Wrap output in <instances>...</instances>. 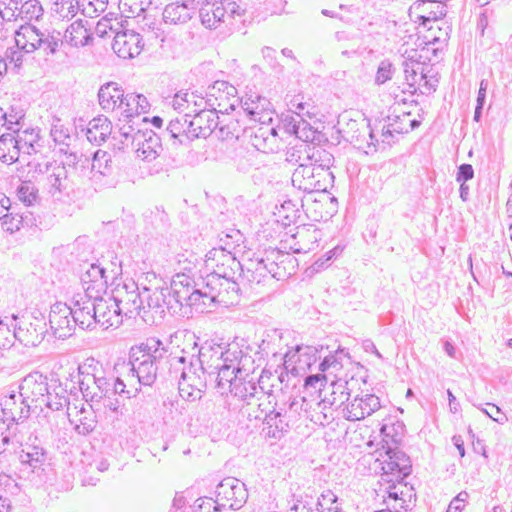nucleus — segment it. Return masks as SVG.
Masks as SVG:
<instances>
[{
  "label": "nucleus",
  "instance_id": "09e8293b",
  "mask_svg": "<svg viewBox=\"0 0 512 512\" xmlns=\"http://www.w3.org/2000/svg\"><path fill=\"white\" fill-rule=\"evenodd\" d=\"M309 155V165H312L315 168H322L323 170H326V172H331L330 169L334 163V156L330 152L310 145Z\"/></svg>",
  "mask_w": 512,
  "mask_h": 512
},
{
  "label": "nucleus",
  "instance_id": "423d86ee",
  "mask_svg": "<svg viewBox=\"0 0 512 512\" xmlns=\"http://www.w3.org/2000/svg\"><path fill=\"white\" fill-rule=\"evenodd\" d=\"M206 311L214 304L234 305L239 300L240 287L235 279H219L215 276L202 277Z\"/></svg>",
  "mask_w": 512,
  "mask_h": 512
},
{
  "label": "nucleus",
  "instance_id": "2f4dec72",
  "mask_svg": "<svg viewBox=\"0 0 512 512\" xmlns=\"http://www.w3.org/2000/svg\"><path fill=\"white\" fill-rule=\"evenodd\" d=\"M80 388L85 397L102 398L110 393L111 382L106 377H98L95 374L86 375L80 382Z\"/></svg>",
  "mask_w": 512,
  "mask_h": 512
},
{
  "label": "nucleus",
  "instance_id": "338daca9",
  "mask_svg": "<svg viewBox=\"0 0 512 512\" xmlns=\"http://www.w3.org/2000/svg\"><path fill=\"white\" fill-rule=\"evenodd\" d=\"M264 422L268 426L269 433L271 431L283 432L288 429V423L284 421L283 415L279 411L272 410L267 413Z\"/></svg>",
  "mask_w": 512,
  "mask_h": 512
},
{
  "label": "nucleus",
  "instance_id": "473e14b6",
  "mask_svg": "<svg viewBox=\"0 0 512 512\" xmlns=\"http://www.w3.org/2000/svg\"><path fill=\"white\" fill-rule=\"evenodd\" d=\"M124 91L117 83L108 82L103 84L98 92V100L101 108L106 112L118 109Z\"/></svg>",
  "mask_w": 512,
  "mask_h": 512
},
{
  "label": "nucleus",
  "instance_id": "e2e57ef3",
  "mask_svg": "<svg viewBox=\"0 0 512 512\" xmlns=\"http://www.w3.org/2000/svg\"><path fill=\"white\" fill-rule=\"evenodd\" d=\"M189 357L185 355L168 356L169 372L174 378L181 380L183 372L188 370Z\"/></svg>",
  "mask_w": 512,
  "mask_h": 512
},
{
  "label": "nucleus",
  "instance_id": "3c124183",
  "mask_svg": "<svg viewBox=\"0 0 512 512\" xmlns=\"http://www.w3.org/2000/svg\"><path fill=\"white\" fill-rule=\"evenodd\" d=\"M382 470L381 481L387 484L394 482L400 484L408 476L402 475V465L400 466L399 462L392 461L389 458L383 461Z\"/></svg>",
  "mask_w": 512,
  "mask_h": 512
},
{
  "label": "nucleus",
  "instance_id": "20e7f679",
  "mask_svg": "<svg viewBox=\"0 0 512 512\" xmlns=\"http://www.w3.org/2000/svg\"><path fill=\"white\" fill-rule=\"evenodd\" d=\"M171 301L181 307H193L201 313L206 311L204 301V289L202 288V277L196 282L190 275L185 273L176 274L169 288H165Z\"/></svg>",
  "mask_w": 512,
  "mask_h": 512
},
{
  "label": "nucleus",
  "instance_id": "bf43d9fd",
  "mask_svg": "<svg viewBox=\"0 0 512 512\" xmlns=\"http://www.w3.org/2000/svg\"><path fill=\"white\" fill-rule=\"evenodd\" d=\"M80 6L78 0H56L53 11L62 19H71L77 14Z\"/></svg>",
  "mask_w": 512,
  "mask_h": 512
},
{
  "label": "nucleus",
  "instance_id": "a878e982",
  "mask_svg": "<svg viewBox=\"0 0 512 512\" xmlns=\"http://www.w3.org/2000/svg\"><path fill=\"white\" fill-rule=\"evenodd\" d=\"M191 117V113H178L176 117L169 121L165 134L169 136L174 145H187L193 140L190 125Z\"/></svg>",
  "mask_w": 512,
  "mask_h": 512
},
{
  "label": "nucleus",
  "instance_id": "69168bd1",
  "mask_svg": "<svg viewBox=\"0 0 512 512\" xmlns=\"http://www.w3.org/2000/svg\"><path fill=\"white\" fill-rule=\"evenodd\" d=\"M297 235L303 242L302 246L295 249V252L297 253H306L312 250L319 239V231L317 229H303L302 231H299Z\"/></svg>",
  "mask_w": 512,
  "mask_h": 512
},
{
  "label": "nucleus",
  "instance_id": "bb28decb",
  "mask_svg": "<svg viewBox=\"0 0 512 512\" xmlns=\"http://www.w3.org/2000/svg\"><path fill=\"white\" fill-rule=\"evenodd\" d=\"M23 400L21 394L14 390L5 396L1 405L2 412L7 420L19 422L29 417L31 409L34 408Z\"/></svg>",
  "mask_w": 512,
  "mask_h": 512
},
{
  "label": "nucleus",
  "instance_id": "b1692460",
  "mask_svg": "<svg viewBox=\"0 0 512 512\" xmlns=\"http://www.w3.org/2000/svg\"><path fill=\"white\" fill-rule=\"evenodd\" d=\"M140 119H135L131 117H125L120 115L118 118L119 127L118 136H113V146L118 150H125L130 148L132 144H135L134 138L138 136V134H142L144 132L143 129H140L138 126V121Z\"/></svg>",
  "mask_w": 512,
  "mask_h": 512
},
{
  "label": "nucleus",
  "instance_id": "9b49d317",
  "mask_svg": "<svg viewBox=\"0 0 512 512\" xmlns=\"http://www.w3.org/2000/svg\"><path fill=\"white\" fill-rule=\"evenodd\" d=\"M292 185L306 193L326 192L333 187L334 175L322 168H315L312 165H304L296 168L291 177Z\"/></svg>",
  "mask_w": 512,
  "mask_h": 512
},
{
  "label": "nucleus",
  "instance_id": "f704fd0d",
  "mask_svg": "<svg viewBox=\"0 0 512 512\" xmlns=\"http://www.w3.org/2000/svg\"><path fill=\"white\" fill-rule=\"evenodd\" d=\"M112 132V125L107 117L99 116L92 119L86 130V137L89 142L101 145Z\"/></svg>",
  "mask_w": 512,
  "mask_h": 512
},
{
  "label": "nucleus",
  "instance_id": "c03bdc74",
  "mask_svg": "<svg viewBox=\"0 0 512 512\" xmlns=\"http://www.w3.org/2000/svg\"><path fill=\"white\" fill-rule=\"evenodd\" d=\"M236 93L237 90L232 84L226 81H215L213 85L209 86L207 95L209 96V98L212 99L211 102H214L216 104L220 102L224 107H226L222 103L224 99H229L230 97H233L234 101L232 103L235 104L236 102H238V99L235 98Z\"/></svg>",
  "mask_w": 512,
  "mask_h": 512
},
{
  "label": "nucleus",
  "instance_id": "f257e3e1",
  "mask_svg": "<svg viewBox=\"0 0 512 512\" xmlns=\"http://www.w3.org/2000/svg\"><path fill=\"white\" fill-rule=\"evenodd\" d=\"M46 333L45 318L33 313L12 314L0 319V345L10 347L13 339L26 347L40 344Z\"/></svg>",
  "mask_w": 512,
  "mask_h": 512
},
{
  "label": "nucleus",
  "instance_id": "4d7b16f0",
  "mask_svg": "<svg viewBox=\"0 0 512 512\" xmlns=\"http://www.w3.org/2000/svg\"><path fill=\"white\" fill-rule=\"evenodd\" d=\"M211 270L206 276H215L219 279H235L241 276L242 266L239 261L234 262L233 264H225L220 265L214 268H210Z\"/></svg>",
  "mask_w": 512,
  "mask_h": 512
},
{
  "label": "nucleus",
  "instance_id": "f3484780",
  "mask_svg": "<svg viewBox=\"0 0 512 512\" xmlns=\"http://www.w3.org/2000/svg\"><path fill=\"white\" fill-rule=\"evenodd\" d=\"M67 416L79 435L86 436L96 427V415L90 404L81 402L79 405H68Z\"/></svg>",
  "mask_w": 512,
  "mask_h": 512
},
{
  "label": "nucleus",
  "instance_id": "de8ad7c7",
  "mask_svg": "<svg viewBox=\"0 0 512 512\" xmlns=\"http://www.w3.org/2000/svg\"><path fill=\"white\" fill-rule=\"evenodd\" d=\"M318 352V348L314 346H296L295 351H288L284 355V362H293L297 358V361L310 366L312 362H316Z\"/></svg>",
  "mask_w": 512,
  "mask_h": 512
},
{
  "label": "nucleus",
  "instance_id": "58836bf2",
  "mask_svg": "<svg viewBox=\"0 0 512 512\" xmlns=\"http://www.w3.org/2000/svg\"><path fill=\"white\" fill-rule=\"evenodd\" d=\"M16 134L21 155H32L41 151L43 145L40 143L39 130L25 129Z\"/></svg>",
  "mask_w": 512,
  "mask_h": 512
},
{
  "label": "nucleus",
  "instance_id": "864d4df0",
  "mask_svg": "<svg viewBox=\"0 0 512 512\" xmlns=\"http://www.w3.org/2000/svg\"><path fill=\"white\" fill-rule=\"evenodd\" d=\"M151 0H120L119 8L126 17H139L151 5Z\"/></svg>",
  "mask_w": 512,
  "mask_h": 512
},
{
  "label": "nucleus",
  "instance_id": "7ed1b4c3",
  "mask_svg": "<svg viewBox=\"0 0 512 512\" xmlns=\"http://www.w3.org/2000/svg\"><path fill=\"white\" fill-rule=\"evenodd\" d=\"M297 259L288 252L269 247L250 260V270L260 277L269 274L277 280L289 278L295 270Z\"/></svg>",
  "mask_w": 512,
  "mask_h": 512
},
{
  "label": "nucleus",
  "instance_id": "dca6fc26",
  "mask_svg": "<svg viewBox=\"0 0 512 512\" xmlns=\"http://www.w3.org/2000/svg\"><path fill=\"white\" fill-rule=\"evenodd\" d=\"M49 324L55 337L66 339L75 332L76 322L73 319L70 305L63 302H56L51 306L49 313Z\"/></svg>",
  "mask_w": 512,
  "mask_h": 512
},
{
  "label": "nucleus",
  "instance_id": "e433bc0d",
  "mask_svg": "<svg viewBox=\"0 0 512 512\" xmlns=\"http://www.w3.org/2000/svg\"><path fill=\"white\" fill-rule=\"evenodd\" d=\"M205 103L206 99L204 97L188 91L177 92L171 101L172 107L181 114L191 113L193 107H203Z\"/></svg>",
  "mask_w": 512,
  "mask_h": 512
},
{
  "label": "nucleus",
  "instance_id": "13d9d810",
  "mask_svg": "<svg viewBox=\"0 0 512 512\" xmlns=\"http://www.w3.org/2000/svg\"><path fill=\"white\" fill-rule=\"evenodd\" d=\"M50 135L56 144L65 147L60 148V150L62 152L67 153L70 143L72 141V136L70 135L69 129L66 128L63 124H61L60 120H56V122L53 123Z\"/></svg>",
  "mask_w": 512,
  "mask_h": 512
},
{
  "label": "nucleus",
  "instance_id": "5701e85b",
  "mask_svg": "<svg viewBox=\"0 0 512 512\" xmlns=\"http://www.w3.org/2000/svg\"><path fill=\"white\" fill-rule=\"evenodd\" d=\"M380 408V400L374 394H366L365 397H356L343 409L345 419L358 421L371 415Z\"/></svg>",
  "mask_w": 512,
  "mask_h": 512
},
{
  "label": "nucleus",
  "instance_id": "4be33fe9",
  "mask_svg": "<svg viewBox=\"0 0 512 512\" xmlns=\"http://www.w3.org/2000/svg\"><path fill=\"white\" fill-rule=\"evenodd\" d=\"M81 284L87 295L102 294L108 286L106 269L99 264H90L81 274Z\"/></svg>",
  "mask_w": 512,
  "mask_h": 512
},
{
  "label": "nucleus",
  "instance_id": "c756f323",
  "mask_svg": "<svg viewBox=\"0 0 512 512\" xmlns=\"http://www.w3.org/2000/svg\"><path fill=\"white\" fill-rule=\"evenodd\" d=\"M226 10L223 0H205L199 9L202 24L209 29L216 28L224 21Z\"/></svg>",
  "mask_w": 512,
  "mask_h": 512
},
{
  "label": "nucleus",
  "instance_id": "7c9ffc66",
  "mask_svg": "<svg viewBox=\"0 0 512 512\" xmlns=\"http://www.w3.org/2000/svg\"><path fill=\"white\" fill-rule=\"evenodd\" d=\"M20 28L14 33V44L6 48L2 53L3 60L8 64V70L18 73L23 66L25 55L31 54L32 51H28V47H24L20 43Z\"/></svg>",
  "mask_w": 512,
  "mask_h": 512
},
{
  "label": "nucleus",
  "instance_id": "680f3d73",
  "mask_svg": "<svg viewBox=\"0 0 512 512\" xmlns=\"http://www.w3.org/2000/svg\"><path fill=\"white\" fill-rule=\"evenodd\" d=\"M409 117L410 113H403L402 115H397L393 118V130H395L397 134L408 133L419 127L420 121L416 119H409Z\"/></svg>",
  "mask_w": 512,
  "mask_h": 512
},
{
  "label": "nucleus",
  "instance_id": "052dcab7",
  "mask_svg": "<svg viewBox=\"0 0 512 512\" xmlns=\"http://www.w3.org/2000/svg\"><path fill=\"white\" fill-rule=\"evenodd\" d=\"M43 9L39 1L27 0L21 3L17 15L25 21H31L32 19H39L42 16Z\"/></svg>",
  "mask_w": 512,
  "mask_h": 512
},
{
  "label": "nucleus",
  "instance_id": "a19ab883",
  "mask_svg": "<svg viewBox=\"0 0 512 512\" xmlns=\"http://www.w3.org/2000/svg\"><path fill=\"white\" fill-rule=\"evenodd\" d=\"M268 104L266 98L260 95L250 96L242 103V109L246 115L254 121L264 123L266 121L265 106Z\"/></svg>",
  "mask_w": 512,
  "mask_h": 512
},
{
  "label": "nucleus",
  "instance_id": "37998d69",
  "mask_svg": "<svg viewBox=\"0 0 512 512\" xmlns=\"http://www.w3.org/2000/svg\"><path fill=\"white\" fill-rule=\"evenodd\" d=\"M236 261L238 260L229 250L228 244H226V247L213 248L206 254L205 266L207 269H210L225 264L234 265Z\"/></svg>",
  "mask_w": 512,
  "mask_h": 512
},
{
  "label": "nucleus",
  "instance_id": "0eeeda50",
  "mask_svg": "<svg viewBox=\"0 0 512 512\" xmlns=\"http://www.w3.org/2000/svg\"><path fill=\"white\" fill-rule=\"evenodd\" d=\"M20 43L32 53L41 50L46 56H54L64 44L62 33L58 30L41 31L33 25L20 26Z\"/></svg>",
  "mask_w": 512,
  "mask_h": 512
},
{
  "label": "nucleus",
  "instance_id": "ddd939ff",
  "mask_svg": "<svg viewBox=\"0 0 512 512\" xmlns=\"http://www.w3.org/2000/svg\"><path fill=\"white\" fill-rule=\"evenodd\" d=\"M52 385L48 383L47 376L38 371H34L25 376L18 385V393L23 397V401L29 403L34 409L43 411V404L46 394Z\"/></svg>",
  "mask_w": 512,
  "mask_h": 512
},
{
  "label": "nucleus",
  "instance_id": "39448f33",
  "mask_svg": "<svg viewBox=\"0 0 512 512\" xmlns=\"http://www.w3.org/2000/svg\"><path fill=\"white\" fill-rule=\"evenodd\" d=\"M211 98L206 99L203 107H193L191 110L192 117L190 118L191 136L194 139L206 138L210 136L219 125V113L222 115L228 114V110L234 111V103H230L229 107H224L220 102H211Z\"/></svg>",
  "mask_w": 512,
  "mask_h": 512
},
{
  "label": "nucleus",
  "instance_id": "1a4fd4ad",
  "mask_svg": "<svg viewBox=\"0 0 512 512\" xmlns=\"http://www.w3.org/2000/svg\"><path fill=\"white\" fill-rule=\"evenodd\" d=\"M112 299L117 305V311L121 314L129 318L141 316L144 321H147L142 291L133 280L117 285L113 291Z\"/></svg>",
  "mask_w": 512,
  "mask_h": 512
},
{
  "label": "nucleus",
  "instance_id": "8fccbe9b",
  "mask_svg": "<svg viewBox=\"0 0 512 512\" xmlns=\"http://www.w3.org/2000/svg\"><path fill=\"white\" fill-rule=\"evenodd\" d=\"M138 104L139 102L137 101L136 93L123 94L122 100L118 105V109L121 110L120 115L135 119H141L142 122H146L147 118H141L140 116Z\"/></svg>",
  "mask_w": 512,
  "mask_h": 512
},
{
  "label": "nucleus",
  "instance_id": "4468645a",
  "mask_svg": "<svg viewBox=\"0 0 512 512\" xmlns=\"http://www.w3.org/2000/svg\"><path fill=\"white\" fill-rule=\"evenodd\" d=\"M210 376L202 371L195 362L189 358L188 370L183 372V377L179 380V393L181 397L189 401L201 399L206 391Z\"/></svg>",
  "mask_w": 512,
  "mask_h": 512
},
{
  "label": "nucleus",
  "instance_id": "393cba45",
  "mask_svg": "<svg viewBox=\"0 0 512 512\" xmlns=\"http://www.w3.org/2000/svg\"><path fill=\"white\" fill-rule=\"evenodd\" d=\"M62 36L63 43H66L74 48L88 46L93 41L91 24L88 20L82 19H78L70 24Z\"/></svg>",
  "mask_w": 512,
  "mask_h": 512
},
{
  "label": "nucleus",
  "instance_id": "2eb2a0df",
  "mask_svg": "<svg viewBox=\"0 0 512 512\" xmlns=\"http://www.w3.org/2000/svg\"><path fill=\"white\" fill-rule=\"evenodd\" d=\"M240 354V358L233 362L225 361L223 367L217 370L215 376L210 378V382L216 383V388L221 394L230 392V383L237 382L240 376L245 371H251L248 367L253 364V360L250 356L242 354V351H237ZM254 371V369H252Z\"/></svg>",
  "mask_w": 512,
  "mask_h": 512
},
{
  "label": "nucleus",
  "instance_id": "6e6d98bb",
  "mask_svg": "<svg viewBox=\"0 0 512 512\" xmlns=\"http://www.w3.org/2000/svg\"><path fill=\"white\" fill-rule=\"evenodd\" d=\"M316 512H342L338 497L331 491H324L316 501Z\"/></svg>",
  "mask_w": 512,
  "mask_h": 512
},
{
  "label": "nucleus",
  "instance_id": "412c9836",
  "mask_svg": "<svg viewBox=\"0 0 512 512\" xmlns=\"http://www.w3.org/2000/svg\"><path fill=\"white\" fill-rule=\"evenodd\" d=\"M134 140L135 144L130 148L135 149L137 157L144 161L155 160L162 151L161 138L152 130L144 129Z\"/></svg>",
  "mask_w": 512,
  "mask_h": 512
},
{
  "label": "nucleus",
  "instance_id": "4c0bfd02",
  "mask_svg": "<svg viewBox=\"0 0 512 512\" xmlns=\"http://www.w3.org/2000/svg\"><path fill=\"white\" fill-rule=\"evenodd\" d=\"M143 304L157 312H163L165 307H172L171 299L165 288H156L153 291L146 286L142 289Z\"/></svg>",
  "mask_w": 512,
  "mask_h": 512
},
{
  "label": "nucleus",
  "instance_id": "5fc2aeb1",
  "mask_svg": "<svg viewBox=\"0 0 512 512\" xmlns=\"http://www.w3.org/2000/svg\"><path fill=\"white\" fill-rule=\"evenodd\" d=\"M347 382L342 380L333 381L331 383L332 392L330 398L323 399V402H328L331 406H341L349 399V392L347 389Z\"/></svg>",
  "mask_w": 512,
  "mask_h": 512
},
{
  "label": "nucleus",
  "instance_id": "603ef678",
  "mask_svg": "<svg viewBox=\"0 0 512 512\" xmlns=\"http://www.w3.org/2000/svg\"><path fill=\"white\" fill-rule=\"evenodd\" d=\"M0 220L2 221V228L10 234L19 231L25 223L28 224V216L15 211L5 212Z\"/></svg>",
  "mask_w": 512,
  "mask_h": 512
},
{
  "label": "nucleus",
  "instance_id": "9d476101",
  "mask_svg": "<svg viewBox=\"0 0 512 512\" xmlns=\"http://www.w3.org/2000/svg\"><path fill=\"white\" fill-rule=\"evenodd\" d=\"M216 499L213 512L221 508L241 509L248 500V490L244 482L235 477H226L219 482L215 490Z\"/></svg>",
  "mask_w": 512,
  "mask_h": 512
},
{
  "label": "nucleus",
  "instance_id": "49530a36",
  "mask_svg": "<svg viewBox=\"0 0 512 512\" xmlns=\"http://www.w3.org/2000/svg\"><path fill=\"white\" fill-rule=\"evenodd\" d=\"M216 132L218 138L221 140H229L239 137L240 126L238 120L229 117L228 114H224L223 118L219 117V125H217Z\"/></svg>",
  "mask_w": 512,
  "mask_h": 512
},
{
  "label": "nucleus",
  "instance_id": "c9c22d12",
  "mask_svg": "<svg viewBox=\"0 0 512 512\" xmlns=\"http://www.w3.org/2000/svg\"><path fill=\"white\" fill-rule=\"evenodd\" d=\"M21 152L16 133H5L0 136V160L4 163H14L19 160Z\"/></svg>",
  "mask_w": 512,
  "mask_h": 512
},
{
  "label": "nucleus",
  "instance_id": "6e6552de",
  "mask_svg": "<svg viewBox=\"0 0 512 512\" xmlns=\"http://www.w3.org/2000/svg\"><path fill=\"white\" fill-rule=\"evenodd\" d=\"M89 169V179L95 190H101L114 185L113 165L111 155L103 150H97L92 159L82 156L75 162V168Z\"/></svg>",
  "mask_w": 512,
  "mask_h": 512
},
{
  "label": "nucleus",
  "instance_id": "a211bd4d",
  "mask_svg": "<svg viewBox=\"0 0 512 512\" xmlns=\"http://www.w3.org/2000/svg\"><path fill=\"white\" fill-rule=\"evenodd\" d=\"M73 319L82 330H92L95 328V304L93 295H77L73 298L72 305Z\"/></svg>",
  "mask_w": 512,
  "mask_h": 512
},
{
  "label": "nucleus",
  "instance_id": "cd10ccee",
  "mask_svg": "<svg viewBox=\"0 0 512 512\" xmlns=\"http://www.w3.org/2000/svg\"><path fill=\"white\" fill-rule=\"evenodd\" d=\"M19 460L22 465H26L31 468V471L40 474L45 470V466L48 465V454L46 450L33 444H25L20 453Z\"/></svg>",
  "mask_w": 512,
  "mask_h": 512
},
{
  "label": "nucleus",
  "instance_id": "aec40b11",
  "mask_svg": "<svg viewBox=\"0 0 512 512\" xmlns=\"http://www.w3.org/2000/svg\"><path fill=\"white\" fill-rule=\"evenodd\" d=\"M95 326L100 325L104 329L119 326L122 323V314L117 311V305L112 298L104 299L101 294H95Z\"/></svg>",
  "mask_w": 512,
  "mask_h": 512
},
{
  "label": "nucleus",
  "instance_id": "f8f14e48",
  "mask_svg": "<svg viewBox=\"0 0 512 512\" xmlns=\"http://www.w3.org/2000/svg\"><path fill=\"white\" fill-rule=\"evenodd\" d=\"M189 358L208 376L213 377L216 371L223 367L225 361L237 360V351L232 352L229 349L225 350L220 344L205 342L198 349L197 356L191 355Z\"/></svg>",
  "mask_w": 512,
  "mask_h": 512
},
{
  "label": "nucleus",
  "instance_id": "f03ea898",
  "mask_svg": "<svg viewBox=\"0 0 512 512\" xmlns=\"http://www.w3.org/2000/svg\"><path fill=\"white\" fill-rule=\"evenodd\" d=\"M166 354L163 343L156 338H149L146 343L132 347L129 362L124 365L131 373L128 375V382L136 378L140 385L151 386L157 378L158 363Z\"/></svg>",
  "mask_w": 512,
  "mask_h": 512
},
{
  "label": "nucleus",
  "instance_id": "c85d7f7f",
  "mask_svg": "<svg viewBox=\"0 0 512 512\" xmlns=\"http://www.w3.org/2000/svg\"><path fill=\"white\" fill-rule=\"evenodd\" d=\"M196 11L194 0L175 2L166 5L163 11V21L166 24L180 25L187 23Z\"/></svg>",
  "mask_w": 512,
  "mask_h": 512
},
{
  "label": "nucleus",
  "instance_id": "ea45409f",
  "mask_svg": "<svg viewBox=\"0 0 512 512\" xmlns=\"http://www.w3.org/2000/svg\"><path fill=\"white\" fill-rule=\"evenodd\" d=\"M269 131L268 126L260 127L252 135L251 143L258 151L271 153L278 149V139L275 138V135H271Z\"/></svg>",
  "mask_w": 512,
  "mask_h": 512
},
{
  "label": "nucleus",
  "instance_id": "774afa93",
  "mask_svg": "<svg viewBox=\"0 0 512 512\" xmlns=\"http://www.w3.org/2000/svg\"><path fill=\"white\" fill-rule=\"evenodd\" d=\"M314 506H316V501L311 495H300L299 497L294 499V502L290 507L289 512H314Z\"/></svg>",
  "mask_w": 512,
  "mask_h": 512
},
{
  "label": "nucleus",
  "instance_id": "79ce46f5",
  "mask_svg": "<svg viewBox=\"0 0 512 512\" xmlns=\"http://www.w3.org/2000/svg\"><path fill=\"white\" fill-rule=\"evenodd\" d=\"M68 405L72 404L69 402V397L66 395V390L63 389L60 385H52V388L49 389L46 394L43 408L46 407L52 411H60L66 408L67 412Z\"/></svg>",
  "mask_w": 512,
  "mask_h": 512
},
{
  "label": "nucleus",
  "instance_id": "0e129e2a",
  "mask_svg": "<svg viewBox=\"0 0 512 512\" xmlns=\"http://www.w3.org/2000/svg\"><path fill=\"white\" fill-rule=\"evenodd\" d=\"M66 180V171L64 167H55L53 172L48 175L47 183L50 186L49 192L54 195L56 192L61 193L65 186L63 182Z\"/></svg>",
  "mask_w": 512,
  "mask_h": 512
},
{
  "label": "nucleus",
  "instance_id": "72a5a7b5",
  "mask_svg": "<svg viewBox=\"0 0 512 512\" xmlns=\"http://www.w3.org/2000/svg\"><path fill=\"white\" fill-rule=\"evenodd\" d=\"M259 389L262 390L256 383V377L250 376L248 371H245L237 382L230 383V393L242 400L255 397Z\"/></svg>",
  "mask_w": 512,
  "mask_h": 512
},
{
  "label": "nucleus",
  "instance_id": "6ab92c4d",
  "mask_svg": "<svg viewBox=\"0 0 512 512\" xmlns=\"http://www.w3.org/2000/svg\"><path fill=\"white\" fill-rule=\"evenodd\" d=\"M143 46L141 35L133 30L116 32L112 43L113 51L123 59H132L139 55Z\"/></svg>",
  "mask_w": 512,
  "mask_h": 512
},
{
  "label": "nucleus",
  "instance_id": "a18cd8bd",
  "mask_svg": "<svg viewBox=\"0 0 512 512\" xmlns=\"http://www.w3.org/2000/svg\"><path fill=\"white\" fill-rule=\"evenodd\" d=\"M309 153L310 144L306 142H300L286 149L285 161L292 165H297V168H301L304 165L309 164Z\"/></svg>",
  "mask_w": 512,
  "mask_h": 512
}]
</instances>
